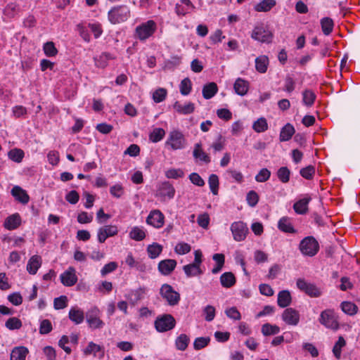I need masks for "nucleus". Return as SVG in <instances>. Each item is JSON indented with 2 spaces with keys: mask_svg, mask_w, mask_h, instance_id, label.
<instances>
[{
  "mask_svg": "<svg viewBox=\"0 0 360 360\" xmlns=\"http://www.w3.org/2000/svg\"><path fill=\"white\" fill-rule=\"evenodd\" d=\"M43 49L46 56L49 57L55 56L58 53V50L56 48L54 43L52 41L45 43L44 44Z\"/></svg>",
  "mask_w": 360,
  "mask_h": 360,
  "instance_id": "49",
  "label": "nucleus"
},
{
  "mask_svg": "<svg viewBox=\"0 0 360 360\" xmlns=\"http://www.w3.org/2000/svg\"><path fill=\"white\" fill-rule=\"evenodd\" d=\"M10 302L15 306H18L22 302V297L19 292H13L8 296Z\"/></svg>",
  "mask_w": 360,
  "mask_h": 360,
  "instance_id": "64",
  "label": "nucleus"
},
{
  "mask_svg": "<svg viewBox=\"0 0 360 360\" xmlns=\"http://www.w3.org/2000/svg\"><path fill=\"white\" fill-rule=\"evenodd\" d=\"M173 108L179 114L188 115L194 112L195 105L191 102L183 105L179 101H176L173 105Z\"/></svg>",
  "mask_w": 360,
  "mask_h": 360,
  "instance_id": "24",
  "label": "nucleus"
},
{
  "mask_svg": "<svg viewBox=\"0 0 360 360\" xmlns=\"http://www.w3.org/2000/svg\"><path fill=\"white\" fill-rule=\"evenodd\" d=\"M251 37L259 42L269 44L271 42L273 34L264 26H257L252 30Z\"/></svg>",
  "mask_w": 360,
  "mask_h": 360,
  "instance_id": "11",
  "label": "nucleus"
},
{
  "mask_svg": "<svg viewBox=\"0 0 360 360\" xmlns=\"http://www.w3.org/2000/svg\"><path fill=\"white\" fill-rule=\"evenodd\" d=\"M276 5L275 0H262L255 6V9L257 12H267Z\"/></svg>",
  "mask_w": 360,
  "mask_h": 360,
  "instance_id": "33",
  "label": "nucleus"
},
{
  "mask_svg": "<svg viewBox=\"0 0 360 360\" xmlns=\"http://www.w3.org/2000/svg\"><path fill=\"white\" fill-rule=\"evenodd\" d=\"M176 266V261L172 259L162 260L158 264V270L163 275L170 274Z\"/></svg>",
  "mask_w": 360,
  "mask_h": 360,
  "instance_id": "17",
  "label": "nucleus"
},
{
  "mask_svg": "<svg viewBox=\"0 0 360 360\" xmlns=\"http://www.w3.org/2000/svg\"><path fill=\"white\" fill-rule=\"evenodd\" d=\"M24 155L25 153L23 150L18 148L12 149L8 153L9 159L18 163L22 160Z\"/></svg>",
  "mask_w": 360,
  "mask_h": 360,
  "instance_id": "39",
  "label": "nucleus"
},
{
  "mask_svg": "<svg viewBox=\"0 0 360 360\" xmlns=\"http://www.w3.org/2000/svg\"><path fill=\"white\" fill-rule=\"evenodd\" d=\"M278 179L283 184H286L290 180V171L287 167H281L277 171Z\"/></svg>",
  "mask_w": 360,
  "mask_h": 360,
  "instance_id": "40",
  "label": "nucleus"
},
{
  "mask_svg": "<svg viewBox=\"0 0 360 360\" xmlns=\"http://www.w3.org/2000/svg\"><path fill=\"white\" fill-rule=\"evenodd\" d=\"M29 351L23 346L14 347L11 353L10 360H25Z\"/></svg>",
  "mask_w": 360,
  "mask_h": 360,
  "instance_id": "23",
  "label": "nucleus"
},
{
  "mask_svg": "<svg viewBox=\"0 0 360 360\" xmlns=\"http://www.w3.org/2000/svg\"><path fill=\"white\" fill-rule=\"evenodd\" d=\"M129 237L136 241H141L146 238V233L143 229L134 226L129 232Z\"/></svg>",
  "mask_w": 360,
  "mask_h": 360,
  "instance_id": "36",
  "label": "nucleus"
},
{
  "mask_svg": "<svg viewBox=\"0 0 360 360\" xmlns=\"http://www.w3.org/2000/svg\"><path fill=\"white\" fill-rule=\"evenodd\" d=\"M280 331V328L276 325L270 323H265L262 327V333L264 336L278 334Z\"/></svg>",
  "mask_w": 360,
  "mask_h": 360,
  "instance_id": "41",
  "label": "nucleus"
},
{
  "mask_svg": "<svg viewBox=\"0 0 360 360\" xmlns=\"http://www.w3.org/2000/svg\"><path fill=\"white\" fill-rule=\"evenodd\" d=\"M231 231L233 234V239L240 242L245 239L248 233V228L244 222L241 221H235L231 225Z\"/></svg>",
  "mask_w": 360,
  "mask_h": 360,
  "instance_id": "10",
  "label": "nucleus"
},
{
  "mask_svg": "<svg viewBox=\"0 0 360 360\" xmlns=\"http://www.w3.org/2000/svg\"><path fill=\"white\" fill-rule=\"evenodd\" d=\"M271 172L266 168H263L255 176V180L257 182L263 183L269 180Z\"/></svg>",
  "mask_w": 360,
  "mask_h": 360,
  "instance_id": "53",
  "label": "nucleus"
},
{
  "mask_svg": "<svg viewBox=\"0 0 360 360\" xmlns=\"http://www.w3.org/2000/svg\"><path fill=\"white\" fill-rule=\"evenodd\" d=\"M190 342V339L186 334H181L175 341V345L177 349L184 351L186 349Z\"/></svg>",
  "mask_w": 360,
  "mask_h": 360,
  "instance_id": "34",
  "label": "nucleus"
},
{
  "mask_svg": "<svg viewBox=\"0 0 360 360\" xmlns=\"http://www.w3.org/2000/svg\"><path fill=\"white\" fill-rule=\"evenodd\" d=\"M201 146L202 145L200 143H198L195 145L193 153V157L195 159H199L200 160L205 162V163L210 162V158L202 150Z\"/></svg>",
  "mask_w": 360,
  "mask_h": 360,
  "instance_id": "31",
  "label": "nucleus"
},
{
  "mask_svg": "<svg viewBox=\"0 0 360 360\" xmlns=\"http://www.w3.org/2000/svg\"><path fill=\"white\" fill-rule=\"evenodd\" d=\"M175 189L169 181L162 182L158 190V195L167 199H172L174 197Z\"/></svg>",
  "mask_w": 360,
  "mask_h": 360,
  "instance_id": "14",
  "label": "nucleus"
},
{
  "mask_svg": "<svg viewBox=\"0 0 360 360\" xmlns=\"http://www.w3.org/2000/svg\"><path fill=\"white\" fill-rule=\"evenodd\" d=\"M101 350V347L100 345H96L93 342H90L86 348L84 350V353L85 355L94 354V356H96V354Z\"/></svg>",
  "mask_w": 360,
  "mask_h": 360,
  "instance_id": "59",
  "label": "nucleus"
},
{
  "mask_svg": "<svg viewBox=\"0 0 360 360\" xmlns=\"http://www.w3.org/2000/svg\"><path fill=\"white\" fill-rule=\"evenodd\" d=\"M160 295L167 300L170 306H175L178 304L180 300V295L175 291L172 285L165 283L162 285L160 290Z\"/></svg>",
  "mask_w": 360,
  "mask_h": 360,
  "instance_id": "6",
  "label": "nucleus"
},
{
  "mask_svg": "<svg viewBox=\"0 0 360 360\" xmlns=\"http://www.w3.org/2000/svg\"><path fill=\"white\" fill-rule=\"evenodd\" d=\"M319 321L328 328L336 330L338 328V323L332 309L323 310L320 314Z\"/></svg>",
  "mask_w": 360,
  "mask_h": 360,
  "instance_id": "9",
  "label": "nucleus"
},
{
  "mask_svg": "<svg viewBox=\"0 0 360 360\" xmlns=\"http://www.w3.org/2000/svg\"><path fill=\"white\" fill-rule=\"evenodd\" d=\"M311 200V198H304L293 205V209L297 214H304L308 211V204Z\"/></svg>",
  "mask_w": 360,
  "mask_h": 360,
  "instance_id": "26",
  "label": "nucleus"
},
{
  "mask_svg": "<svg viewBox=\"0 0 360 360\" xmlns=\"http://www.w3.org/2000/svg\"><path fill=\"white\" fill-rule=\"evenodd\" d=\"M210 342L209 337H200L195 338L193 342V347L195 350H200L205 347Z\"/></svg>",
  "mask_w": 360,
  "mask_h": 360,
  "instance_id": "50",
  "label": "nucleus"
},
{
  "mask_svg": "<svg viewBox=\"0 0 360 360\" xmlns=\"http://www.w3.org/2000/svg\"><path fill=\"white\" fill-rule=\"evenodd\" d=\"M155 329L160 333L173 329L176 325V321L171 314H164L157 317L155 321Z\"/></svg>",
  "mask_w": 360,
  "mask_h": 360,
  "instance_id": "5",
  "label": "nucleus"
},
{
  "mask_svg": "<svg viewBox=\"0 0 360 360\" xmlns=\"http://www.w3.org/2000/svg\"><path fill=\"white\" fill-rule=\"evenodd\" d=\"M165 144L174 150H181L186 147V140L180 131L174 130L169 133Z\"/></svg>",
  "mask_w": 360,
  "mask_h": 360,
  "instance_id": "3",
  "label": "nucleus"
},
{
  "mask_svg": "<svg viewBox=\"0 0 360 360\" xmlns=\"http://www.w3.org/2000/svg\"><path fill=\"white\" fill-rule=\"evenodd\" d=\"M191 250V245L186 243H179L174 248L175 252L179 255H185L188 253Z\"/></svg>",
  "mask_w": 360,
  "mask_h": 360,
  "instance_id": "57",
  "label": "nucleus"
},
{
  "mask_svg": "<svg viewBox=\"0 0 360 360\" xmlns=\"http://www.w3.org/2000/svg\"><path fill=\"white\" fill-rule=\"evenodd\" d=\"M295 132V130L294 127L290 123L286 124L281 130L279 136L280 141L283 142L289 141Z\"/></svg>",
  "mask_w": 360,
  "mask_h": 360,
  "instance_id": "27",
  "label": "nucleus"
},
{
  "mask_svg": "<svg viewBox=\"0 0 360 360\" xmlns=\"http://www.w3.org/2000/svg\"><path fill=\"white\" fill-rule=\"evenodd\" d=\"M156 28L154 20H148L136 27V35L141 41H144L155 33Z\"/></svg>",
  "mask_w": 360,
  "mask_h": 360,
  "instance_id": "4",
  "label": "nucleus"
},
{
  "mask_svg": "<svg viewBox=\"0 0 360 360\" xmlns=\"http://www.w3.org/2000/svg\"><path fill=\"white\" fill-rule=\"evenodd\" d=\"M269 65V58L266 56L262 55L255 59V69L259 73H265Z\"/></svg>",
  "mask_w": 360,
  "mask_h": 360,
  "instance_id": "29",
  "label": "nucleus"
},
{
  "mask_svg": "<svg viewBox=\"0 0 360 360\" xmlns=\"http://www.w3.org/2000/svg\"><path fill=\"white\" fill-rule=\"evenodd\" d=\"M236 277L232 272H225L220 276V283L224 288H229L235 285Z\"/></svg>",
  "mask_w": 360,
  "mask_h": 360,
  "instance_id": "28",
  "label": "nucleus"
},
{
  "mask_svg": "<svg viewBox=\"0 0 360 360\" xmlns=\"http://www.w3.org/2000/svg\"><path fill=\"white\" fill-rule=\"evenodd\" d=\"M183 269L188 277L195 276L202 274L200 267L196 266L192 263L184 266Z\"/></svg>",
  "mask_w": 360,
  "mask_h": 360,
  "instance_id": "37",
  "label": "nucleus"
},
{
  "mask_svg": "<svg viewBox=\"0 0 360 360\" xmlns=\"http://www.w3.org/2000/svg\"><path fill=\"white\" fill-rule=\"evenodd\" d=\"M184 172L181 169H170L166 171L165 176L168 179H178L183 177Z\"/></svg>",
  "mask_w": 360,
  "mask_h": 360,
  "instance_id": "58",
  "label": "nucleus"
},
{
  "mask_svg": "<svg viewBox=\"0 0 360 360\" xmlns=\"http://www.w3.org/2000/svg\"><path fill=\"white\" fill-rule=\"evenodd\" d=\"M103 231L105 233L108 238L114 236L117 234L118 229L115 225H105L102 226Z\"/></svg>",
  "mask_w": 360,
  "mask_h": 360,
  "instance_id": "62",
  "label": "nucleus"
},
{
  "mask_svg": "<svg viewBox=\"0 0 360 360\" xmlns=\"http://www.w3.org/2000/svg\"><path fill=\"white\" fill-rule=\"evenodd\" d=\"M252 128L258 133L265 131L268 129L266 120L264 117L259 118L253 123Z\"/></svg>",
  "mask_w": 360,
  "mask_h": 360,
  "instance_id": "44",
  "label": "nucleus"
},
{
  "mask_svg": "<svg viewBox=\"0 0 360 360\" xmlns=\"http://www.w3.org/2000/svg\"><path fill=\"white\" fill-rule=\"evenodd\" d=\"M11 195L19 202L26 205L30 200V197L26 191L19 186H14L11 191Z\"/></svg>",
  "mask_w": 360,
  "mask_h": 360,
  "instance_id": "16",
  "label": "nucleus"
},
{
  "mask_svg": "<svg viewBox=\"0 0 360 360\" xmlns=\"http://www.w3.org/2000/svg\"><path fill=\"white\" fill-rule=\"evenodd\" d=\"M282 319L288 325L297 326L300 321V313L293 308H287L282 314Z\"/></svg>",
  "mask_w": 360,
  "mask_h": 360,
  "instance_id": "12",
  "label": "nucleus"
},
{
  "mask_svg": "<svg viewBox=\"0 0 360 360\" xmlns=\"http://www.w3.org/2000/svg\"><path fill=\"white\" fill-rule=\"evenodd\" d=\"M54 308L56 309H63L68 305V297L65 295H61L54 299Z\"/></svg>",
  "mask_w": 360,
  "mask_h": 360,
  "instance_id": "55",
  "label": "nucleus"
},
{
  "mask_svg": "<svg viewBox=\"0 0 360 360\" xmlns=\"http://www.w3.org/2000/svg\"><path fill=\"white\" fill-rule=\"evenodd\" d=\"M191 82L189 78L184 79L180 84V92L182 95L186 96L190 94L191 91Z\"/></svg>",
  "mask_w": 360,
  "mask_h": 360,
  "instance_id": "51",
  "label": "nucleus"
},
{
  "mask_svg": "<svg viewBox=\"0 0 360 360\" xmlns=\"http://www.w3.org/2000/svg\"><path fill=\"white\" fill-rule=\"evenodd\" d=\"M68 317L72 322L77 325L84 321V311L78 307H72L70 309Z\"/></svg>",
  "mask_w": 360,
  "mask_h": 360,
  "instance_id": "20",
  "label": "nucleus"
},
{
  "mask_svg": "<svg viewBox=\"0 0 360 360\" xmlns=\"http://www.w3.org/2000/svg\"><path fill=\"white\" fill-rule=\"evenodd\" d=\"M233 89L237 94L245 96L249 89V82L242 78H238L233 84Z\"/></svg>",
  "mask_w": 360,
  "mask_h": 360,
  "instance_id": "21",
  "label": "nucleus"
},
{
  "mask_svg": "<svg viewBox=\"0 0 360 360\" xmlns=\"http://www.w3.org/2000/svg\"><path fill=\"white\" fill-rule=\"evenodd\" d=\"M208 184H209L211 192L214 195H217L218 190H219V178H218L217 175L211 174L208 179Z\"/></svg>",
  "mask_w": 360,
  "mask_h": 360,
  "instance_id": "48",
  "label": "nucleus"
},
{
  "mask_svg": "<svg viewBox=\"0 0 360 360\" xmlns=\"http://www.w3.org/2000/svg\"><path fill=\"white\" fill-rule=\"evenodd\" d=\"M246 200L248 204L253 207L259 201V195L255 191H250L247 193Z\"/></svg>",
  "mask_w": 360,
  "mask_h": 360,
  "instance_id": "56",
  "label": "nucleus"
},
{
  "mask_svg": "<svg viewBox=\"0 0 360 360\" xmlns=\"http://www.w3.org/2000/svg\"><path fill=\"white\" fill-rule=\"evenodd\" d=\"M278 228L285 233H295L297 232L290 221V219L287 217L280 219L278 223Z\"/></svg>",
  "mask_w": 360,
  "mask_h": 360,
  "instance_id": "22",
  "label": "nucleus"
},
{
  "mask_svg": "<svg viewBox=\"0 0 360 360\" xmlns=\"http://www.w3.org/2000/svg\"><path fill=\"white\" fill-rule=\"evenodd\" d=\"M22 325V321L16 317L9 318L5 323V326L11 330L20 329Z\"/></svg>",
  "mask_w": 360,
  "mask_h": 360,
  "instance_id": "46",
  "label": "nucleus"
},
{
  "mask_svg": "<svg viewBox=\"0 0 360 360\" xmlns=\"http://www.w3.org/2000/svg\"><path fill=\"white\" fill-rule=\"evenodd\" d=\"M162 251V246L157 243L149 245L147 248V252L151 259L157 258Z\"/></svg>",
  "mask_w": 360,
  "mask_h": 360,
  "instance_id": "35",
  "label": "nucleus"
},
{
  "mask_svg": "<svg viewBox=\"0 0 360 360\" xmlns=\"http://www.w3.org/2000/svg\"><path fill=\"white\" fill-rule=\"evenodd\" d=\"M110 193L114 197L119 198L124 193V188L120 184H116L110 187Z\"/></svg>",
  "mask_w": 360,
  "mask_h": 360,
  "instance_id": "63",
  "label": "nucleus"
},
{
  "mask_svg": "<svg viewBox=\"0 0 360 360\" xmlns=\"http://www.w3.org/2000/svg\"><path fill=\"white\" fill-rule=\"evenodd\" d=\"M346 345V341L344 339L342 336H340L338 338V341L335 342L333 348V352L334 354V356L337 359H340L341 356V349L343 347H345Z\"/></svg>",
  "mask_w": 360,
  "mask_h": 360,
  "instance_id": "45",
  "label": "nucleus"
},
{
  "mask_svg": "<svg viewBox=\"0 0 360 360\" xmlns=\"http://www.w3.org/2000/svg\"><path fill=\"white\" fill-rule=\"evenodd\" d=\"M19 6L17 4L10 3L4 8V13L6 15L13 18L19 12Z\"/></svg>",
  "mask_w": 360,
  "mask_h": 360,
  "instance_id": "47",
  "label": "nucleus"
},
{
  "mask_svg": "<svg viewBox=\"0 0 360 360\" xmlns=\"http://www.w3.org/2000/svg\"><path fill=\"white\" fill-rule=\"evenodd\" d=\"M218 91V87L216 83L210 82L204 85L202 88V96L205 99H210L212 98Z\"/></svg>",
  "mask_w": 360,
  "mask_h": 360,
  "instance_id": "30",
  "label": "nucleus"
},
{
  "mask_svg": "<svg viewBox=\"0 0 360 360\" xmlns=\"http://www.w3.org/2000/svg\"><path fill=\"white\" fill-rule=\"evenodd\" d=\"M130 16L129 8L124 5L112 8L108 13L109 21L112 24H118L126 21Z\"/></svg>",
  "mask_w": 360,
  "mask_h": 360,
  "instance_id": "1",
  "label": "nucleus"
},
{
  "mask_svg": "<svg viewBox=\"0 0 360 360\" xmlns=\"http://www.w3.org/2000/svg\"><path fill=\"white\" fill-rule=\"evenodd\" d=\"M203 313L205 315V319L207 321H212L215 316V308L212 305H207L204 308Z\"/></svg>",
  "mask_w": 360,
  "mask_h": 360,
  "instance_id": "61",
  "label": "nucleus"
},
{
  "mask_svg": "<svg viewBox=\"0 0 360 360\" xmlns=\"http://www.w3.org/2000/svg\"><path fill=\"white\" fill-rule=\"evenodd\" d=\"M60 281L65 286H72L77 281V277L75 274V270L73 267H70L67 271L60 275Z\"/></svg>",
  "mask_w": 360,
  "mask_h": 360,
  "instance_id": "15",
  "label": "nucleus"
},
{
  "mask_svg": "<svg viewBox=\"0 0 360 360\" xmlns=\"http://www.w3.org/2000/svg\"><path fill=\"white\" fill-rule=\"evenodd\" d=\"M52 330V324L49 319H44L39 327V333L42 335L48 334Z\"/></svg>",
  "mask_w": 360,
  "mask_h": 360,
  "instance_id": "60",
  "label": "nucleus"
},
{
  "mask_svg": "<svg viewBox=\"0 0 360 360\" xmlns=\"http://www.w3.org/2000/svg\"><path fill=\"white\" fill-rule=\"evenodd\" d=\"M296 284L300 290L311 297H319L322 295V291L314 283L307 282L303 278L297 279Z\"/></svg>",
  "mask_w": 360,
  "mask_h": 360,
  "instance_id": "7",
  "label": "nucleus"
},
{
  "mask_svg": "<svg viewBox=\"0 0 360 360\" xmlns=\"http://www.w3.org/2000/svg\"><path fill=\"white\" fill-rule=\"evenodd\" d=\"M299 249L302 255L313 257L318 252L319 245L314 237L307 236L300 241Z\"/></svg>",
  "mask_w": 360,
  "mask_h": 360,
  "instance_id": "2",
  "label": "nucleus"
},
{
  "mask_svg": "<svg viewBox=\"0 0 360 360\" xmlns=\"http://www.w3.org/2000/svg\"><path fill=\"white\" fill-rule=\"evenodd\" d=\"M167 94V91L164 88H159L153 92V99L155 103L163 101Z\"/></svg>",
  "mask_w": 360,
  "mask_h": 360,
  "instance_id": "52",
  "label": "nucleus"
},
{
  "mask_svg": "<svg viewBox=\"0 0 360 360\" xmlns=\"http://www.w3.org/2000/svg\"><path fill=\"white\" fill-rule=\"evenodd\" d=\"M41 265V258L39 255H33L29 259L27 264V271L32 275L37 274L38 269Z\"/></svg>",
  "mask_w": 360,
  "mask_h": 360,
  "instance_id": "18",
  "label": "nucleus"
},
{
  "mask_svg": "<svg viewBox=\"0 0 360 360\" xmlns=\"http://www.w3.org/2000/svg\"><path fill=\"white\" fill-rule=\"evenodd\" d=\"M292 297L288 290H281L278 294L277 303L281 308H285L289 306L291 303Z\"/></svg>",
  "mask_w": 360,
  "mask_h": 360,
  "instance_id": "25",
  "label": "nucleus"
},
{
  "mask_svg": "<svg viewBox=\"0 0 360 360\" xmlns=\"http://www.w3.org/2000/svg\"><path fill=\"white\" fill-rule=\"evenodd\" d=\"M165 135V131L162 128H155L149 135V139L153 143L161 141Z\"/></svg>",
  "mask_w": 360,
  "mask_h": 360,
  "instance_id": "43",
  "label": "nucleus"
},
{
  "mask_svg": "<svg viewBox=\"0 0 360 360\" xmlns=\"http://www.w3.org/2000/svg\"><path fill=\"white\" fill-rule=\"evenodd\" d=\"M86 319L89 326L93 329L102 328L104 326L103 321L100 319V311L96 307L86 312Z\"/></svg>",
  "mask_w": 360,
  "mask_h": 360,
  "instance_id": "8",
  "label": "nucleus"
},
{
  "mask_svg": "<svg viewBox=\"0 0 360 360\" xmlns=\"http://www.w3.org/2000/svg\"><path fill=\"white\" fill-rule=\"evenodd\" d=\"M165 217L158 210H152L148 214L146 222L155 228H160L164 224Z\"/></svg>",
  "mask_w": 360,
  "mask_h": 360,
  "instance_id": "13",
  "label": "nucleus"
},
{
  "mask_svg": "<svg viewBox=\"0 0 360 360\" xmlns=\"http://www.w3.org/2000/svg\"><path fill=\"white\" fill-rule=\"evenodd\" d=\"M21 224V218L18 213L8 217L4 221V227L8 230H14Z\"/></svg>",
  "mask_w": 360,
  "mask_h": 360,
  "instance_id": "19",
  "label": "nucleus"
},
{
  "mask_svg": "<svg viewBox=\"0 0 360 360\" xmlns=\"http://www.w3.org/2000/svg\"><path fill=\"white\" fill-rule=\"evenodd\" d=\"M321 26L323 33L325 35H329L332 32L334 27L333 19L328 17L323 18L321 20Z\"/></svg>",
  "mask_w": 360,
  "mask_h": 360,
  "instance_id": "32",
  "label": "nucleus"
},
{
  "mask_svg": "<svg viewBox=\"0 0 360 360\" xmlns=\"http://www.w3.org/2000/svg\"><path fill=\"white\" fill-rule=\"evenodd\" d=\"M342 310L349 316L356 314L358 311V307L351 302H343L341 303Z\"/></svg>",
  "mask_w": 360,
  "mask_h": 360,
  "instance_id": "38",
  "label": "nucleus"
},
{
  "mask_svg": "<svg viewBox=\"0 0 360 360\" xmlns=\"http://www.w3.org/2000/svg\"><path fill=\"white\" fill-rule=\"evenodd\" d=\"M300 174L303 178L306 179H311L315 174V168L314 166L309 165L301 169Z\"/></svg>",
  "mask_w": 360,
  "mask_h": 360,
  "instance_id": "54",
  "label": "nucleus"
},
{
  "mask_svg": "<svg viewBox=\"0 0 360 360\" xmlns=\"http://www.w3.org/2000/svg\"><path fill=\"white\" fill-rule=\"evenodd\" d=\"M302 96V101L305 105L310 107L314 104L316 95L312 91L307 89L303 91Z\"/></svg>",
  "mask_w": 360,
  "mask_h": 360,
  "instance_id": "42",
  "label": "nucleus"
}]
</instances>
